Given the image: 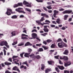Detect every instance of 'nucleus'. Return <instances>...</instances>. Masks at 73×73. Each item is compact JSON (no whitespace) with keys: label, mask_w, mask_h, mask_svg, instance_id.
Instances as JSON below:
<instances>
[{"label":"nucleus","mask_w":73,"mask_h":73,"mask_svg":"<svg viewBox=\"0 0 73 73\" xmlns=\"http://www.w3.org/2000/svg\"><path fill=\"white\" fill-rule=\"evenodd\" d=\"M58 45L60 48H62L64 47V43L63 42H59L58 44Z\"/></svg>","instance_id":"1"},{"label":"nucleus","mask_w":73,"mask_h":73,"mask_svg":"<svg viewBox=\"0 0 73 73\" xmlns=\"http://www.w3.org/2000/svg\"><path fill=\"white\" fill-rule=\"evenodd\" d=\"M62 13L63 14H65L66 13H71L72 14H73V12H72V10H66L62 12Z\"/></svg>","instance_id":"2"},{"label":"nucleus","mask_w":73,"mask_h":73,"mask_svg":"<svg viewBox=\"0 0 73 73\" xmlns=\"http://www.w3.org/2000/svg\"><path fill=\"white\" fill-rule=\"evenodd\" d=\"M10 12H12V10L9 9H8L6 12V14L7 15L9 16V15H11V13Z\"/></svg>","instance_id":"3"},{"label":"nucleus","mask_w":73,"mask_h":73,"mask_svg":"<svg viewBox=\"0 0 73 73\" xmlns=\"http://www.w3.org/2000/svg\"><path fill=\"white\" fill-rule=\"evenodd\" d=\"M7 41H3L1 42L0 43V46H4V45H5V44H6V43H7Z\"/></svg>","instance_id":"4"},{"label":"nucleus","mask_w":73,"mask_h":73,"mask_svg":"<svg viewBox=\"0 0 73 73\" xmlns=\"http://www.w3.org/2000/svg\"><path fill=\"white\" fill-rule=\"evenodd\" d=\"M13 70H17V71H18L19 73H20V71L19 70V68H18L16 66H15L13 68Z\"/></svg>","instance_id":"5"},{"label":"nucleus","mask_w":73,"mask_h":73,"mask_svg":"<svg viewBox=\"0 0 73 73\" xmlns=\"http://www.w3.org/2000/svg\"><path fill=\"white\" fill-rule=\"evenodd\" d=\"M37 34L35 33H33L32 34V37H33L34 39L35 38H36V37L37 36Z\"/></svg>","instance_id":"6"},{"label":"nucleus","mask_w":73,"mask_h":73,"mask_svg":"<svg viewBox=\"0 0 73 73\" xmlns=\"http://www.w3.org/2000/svg\"><path fill=\"white\" fill-rule=\"evenodd\" d=\"M44 28L43 29L44 32H48V31H49V30L48 28H47V27H46V26H44Z\"/></svg>","instance_id":"7"},{"label":"nucleus","mask_w":73,"mask_h":73,"mask_svg":"<svg viewBox=\"0 0 73 73\" xmlns=\"http://www.w3.org/2000/svg\"><path fill=\"white\" fill-rule=\"evenodd\" d=\"M54 17H56V15H57V13H58V11L55 10L54 11Z\"/></svg>","instance_id":"8"},{"label":"nucleus","mask_w":73,"mask_h":73,"mask_svg":"<svg viewBox=\"0 0 73 73\" xmlns=\"http://www.w3.org/2000/svg\"><path fill=\"white\" fill-rule=\"evenodd\" d=\"M58 67L60 70H64V69H65V68H64L63 66H58Z\"/></svg>","instance_id":"9"},{"label":"nucleus","mask_w":73,"mask_h":73,"mask_svg":"<svg viewBox=\"0 0 73 73\" xmlns=\"http://www.w3.org/2000/svg\"><path fill=\"white\" fill-rule=\"evenodd\" d=\"M28 45H30V46H32V44H31L29 42H27L25 44V46H28Z\"/></svg>","instance_id":"10"},{"label":"nucleus","mask_w":73,"mask_h":73,"mask_svg":"<svg viewBox=\"0 0 73 73\" xmlns=\"http://www.w3.org/2000/svg\"><path fill=\"white\" fill-rule=\"evenodd\" d=\"M60 21H61V20L59 19H57L56 21V23H57L58 24H60L61 23L60 22Z\"/></svg>","instance_id":"11"},{"label":"nucleus","mask_w":73,"mask_h":73,"mask_svg":"<svg viewBox=\"0 0 73 73\" xmlns=\"http://www.w3.org/2000/svg\"><path fill=\"white\" fill-rule=\"evenodd\" d=\"M68 54V50H65L64 52H63V54H66L67 55Z\"/></svg>","instance_id":"12"},{"label":"nucleus","mask_w":73,"mask_h":73,"mask_svg":"<svg viewBox=\"0 0 73 73\" xmlns=\"http://www.w3.org/2000/svg\"><path fill=\"white\" fill-rule=\"evenodd\" d=\"M17 57H18V56H13V61H15V60H17V59H15V58H17Z\"/></svg>","instance_id":"13"},{"label":"nucleus","mask_w":73,"mask_h":73,"mask_svg":"<svg viewBox=\"0 0 73 73\" xmlns=\"http://www.w3.org/2000/svg\"><path fill=\"white\" fill-rule=\"evenodd\" d=\"M29 54H30V53H26L24 55V56L26 57H29L28 56Z\"/></svg>","instance_id":"14"},{"label":"nucleus","mask_w":73,"mask_h":73,"mask_svg":"<svg viewBox=\"0 0 73 73\" xmlns=\"http://www.w3.org/2000/svg\"><path fill=\"white\" fill-rule=\"evenodd\" d=\"M11 17L12 19H17V16L15 15L12 16Z\"/></svg>","instance_id":"15"},{"label":"nucleus","mask_w":73,"mask_h":73,"mask_svg":"<svg viewBox=\"0 0 73 73\" xmlns=\"http://www.w3.org/2000/svg\"><path fill=\"white\" fill-rule=\"evenodd\" d=\"M41 66V69L42 70H43L45 68V65L44 64H42Z\"/></svg>","instance_id":"16"},{"label":"nucleus","mask_w":73,"mask_h":73,"mask_svg":"<svg viewBox=\"0 0 73 73\" xmlns=\"http://www.w3.org/2000/svg\"><path fill=\"white\" fill-rule=\"evenodd\" d=\"M44 50L42 48H39V49L38 50V52H43Z\"/></svg>","instance_id":"17"},{"label":"nucleus","mask_w":73,"mask_h":73,"mask_svg":"<svg viewBox=\"0 0 73 73\" xmlns=\"http://www.w3.org/2000/svg\"><path fill=\"white\" fill-rule=\"evenodd\" d=\"M44 20H45V19H44V17H42L41 19L40 20V23H41V21H43Z\"/></svg>","instance_id":"18"},{"label":"nucleus","mask_w":73,"mask_h":73,"mask_svg":"<svg viewBox=\"0 0 73 73\" xmlns=\"http://www.w3.org/2000/svg\"><path fill=\"white\" fill-rule=\"evenodd\" d=\"M29 56H30L31 58H35V54H32L30 55H29Z\"/></svg>","instance_id":"19"},{"label":"nucleus","mask_w":73,"mask_h":73,"mask_svg":"<svg viewBox=\"0 0 73 73\" xmlns=\"http://www.w3.org/2000/svg\"><path fill=\"white\" fill-rule=\"evenodd\" d=\"M35 58H36L37 59H40V58H41V56H40V55H38L35 56Z\"/></svg>","instance_id":"20"},{"label":"nucleus","mask_w":73,"mask_h":73,"mask_svg":"<svg viewBox=\"0 0 73 73\" xmlns=\"http://www.w3.org/2000/svg\"><path fill=\"white\" fill-rule=\"evenodd\" d=\"M51 6L52 5H49L48 6H47L46 7V8H48V9H52V7H51Z\"/></svg>","instance_id":"21"},{"label":"nucleus","mask_w":73,"mask_h":73,"mask_svg":"<svg viewBox=\"0 0 73 73\" xmlns=\"http://www.w3.org/2000/svg\"><path fill=\"white\" fill-rule=\"evenodd\" d=\"M5 65H11V63L6 62L5 63Z\"/></svg>","instance_id":"22"},{"label":"nucleus","mask_w":73,"mask_h":73,"mask_svg":"<svg viewBox=\"0 0 73 73\" xmlns=\"http://www.w3.org/2000/svg\"><path fill=\"white\" fill-rule=\"evenodd\" d=\"M68 17V15H65L64 16V20H66V19H67V18Z\"/></svg>","instance_id":"23"},{"label":"nucleus","mask_w":73,"mask_h":73,"mask_svg":"<svg viewBox=\"0 0 73 73\" xmlns=\"http://www.w3.org/2000/svg\"><path fill=\"white\" fill-rule=\"evenodd\" d=\"M63 59L64 60H68V58L67 56H64L63 57Z\"/></svg>","instance_id":"24"},{"label":"nucleus","mask_w":73,"mask_h":73,"mask_svg":"<svg viewBox=\"0 0 73 73\" xmlns=\"http://www.w3.org/2000/svg\"><path fill=\"white\" fill-rule=\"evenodd\" d=\"M19 6V5L17 4H15L13 5V7L14 8H16V7H18Z\"/></svg>","instance_id":"25"},{"label":"nucleus","mask_w":73,"mask_h":73,"mask_svg":"<svg viewBox=\"0 0 73 73\" xmlns=\"http://www.w3.org/2000/svg\"><path fill=\"white\" fill-rule=\"evenodd\" d=\"M18 12L19 13H23L24 14H25L26 13L25 12H24V11H19Z\"/></svg>","instance_id":"26"},{"label":"nucleus","mask_w":73,"mask_h":73,"mask_svg":"<svg viewBox=\"0 0 73 73\" xmlns=\"http://www.w3.org/2000/svg\"><path fill=\"white\" fill-rule=\"evenodd\" d=\"M48 69H47L45 70V73H48L49 72H50L51 70H48Z\"/></svg>","instance_id":"27"},{"label":"nucleus","mask_w":73,"mask_h":73,"mask_svg":"<svg viewBox=\"0 0 73 73\" xmlns=\"http://www.w3.org/2000/svg\"><path fill=\"white\" fill-rule=\"evenodd\" d=\"M23 4L24 5H27V4H28L29 3L28 2H27V1H24L23 2Z\"/></svg>","instance_id":"28"},{"label":"nucleus","mask_w":73,"mask_h":73,"mask_svg":"<svg viewBox=\"0 0 73 73\" xmlns=\"http://www.w3.org/2000/svg\"><path fill=\"white\" fill-rule=\"evenodd\" d=\"M11 34L13 36H15L16 35V33L15 31H13L11 33Z\"/></svg>","instance_id":"29"},{"label":"nucleus","mask_w":73,"mask_h":73,"mask_svg":"<svg viewBox=\"0 0 73 73\" xmlns=\"http://www.w3.org/2000/svg\"><path fill=\"white\" fill-rule=\"evenodd\" d=\"M56 41L57 42H61V41H62V39L59 38L56 40Z\"/></svg>","instance_id":"30"},{"label":"nucleus","mask_w":73,"mask_h":73,"mask_svg":"<svg viewBox=\"0 0 73 73\" xmlns=\"http://www.w3.org/2000/svg\"><path fill=\"white\" fill-rule=\"evenodd\" d=\"M42 48H44V50H46V49H48V47H46V46H42Z\"/></svg>","instance_id":"31"},{"label":"nucleus","mask_w":73,"mask_h":73,"mask_svg":"<svg viewBox=\"0 0 73 73\" xmlns=\"http://www.w3.org/2000/svg\"><path fill=\"white\" fill-rule=\"evenodd\" d=\"M37 2L42 3L43 1L41 0H35Z\"/></svg>","instance_id":"32"},{"label":"nucleus","mask_w":73,"mask_h":73,"mask_svg":"<svg viewBox=\"0 0 73 73\" xmlns=\"http://www.w3.org/2000/svg\"><path fill=\"white\" fill-rule=\"evenodd\" d=\"M23 32L25 33L26 34H27V31L25 30V28H23Z\"/></svg>","instance_id":"33"},{"label":"nucleus","mask_w":73,"mask_h":73,"mask_svg":"<svg viewBox=\"0 0 73 73\" xmlns=\"http://www.w3.org/2000/svg\"><path fill=\"white\" fill-rule=\"evenodd\" d=\"M25 10L27 11H28V12H31V9H28L27 8H25Z\"/></svg>","instance_id":"34"},{"label":"nucleus","mask_w":73,"mask_h":73,"mask_svg":"<svg viewBox=\"0 0 73 73\" xmlns=\"http://www.w3.org/2000/svg\"><path fill=\"white\" fill-rule=\"evenodd\" d=\"M46 41L47 42H50L52 41V40L50 39H48Z\"/></svg>","instance_id":"35"},{"label":"nucleus","mask_w":73,"mask_h":73,"mask_svg":"<svg viewBox=\"0 0 73 73\" xmlns=\"http://www.w3.org/2000/svg\"><path fill=\"white\" fill-rule=\"evenodd\" d=\"M24 45V43H21V44H18V46H23Z\"/></svg>","instance_id":"36"},{"label":"nucleus","mask_w":73,"mask_h":73,"mask_svg":"<svg viewBox=\"0 0 73 73\" xmlns=\"http://www.w3.org/2000/svg\"><path fill=\"white\" fill-rule=\"evenodd\" d=\"M48 62L49 64L50 65L52 64V63H53V62H52V61H50L49 62V61H48Z\"/></svg>","instance_id":"37"},{"label":"nucleus","mask_w":73,"mask_h":73,"mask_svg":"<svg viewBox=\"0 0 73 73\" xmlns=\"http://www.w3.org/2000/svg\"><path fill=\"white\" fill-rule=\"evenodd\" d=\"M17 44V41H16V42H14L12 43V45H16V44Z\"/></svg>","instance_id":"38"},{"label":"nucleus","mask_w":73,"mask_h":73,"mask_svg":"<svg viewBox=\"0 0 73 73\" xmlns=\"http://www.w3.org/2000/svg\"><path fill=\"white\" fill-rule=\"evenodd\" d=\"M55 47V45L54 44H52L51 46V48H54Z\"/></svg>","instance_id":"39"},{"label":"nucleus","mask_w":73,"mask_h":73,"mask_svg":"<svg viewBox=\"0 0 73 73\" xmlns=\"http://www.w3.org/2000/svg\"><path fill=\"white\" fill-rule=\"evenodd\" d=\"M64 73H69V71H68L67 70H64Z\"/></svg>","instance_id":"40"},{"label":"nucleus","mask_w":73,"mask_h":73,"mask_svg":"<svg viewBox=\"0 0 73 73\" xmlns=\"http://www.w3.org/2000/svg\"><path fill=\"white\" fill-rule=\"evenodd\" d=\"M5 45L7 46V48H9V45H8V43H7V42H6Z\"/></svg>","instance_id":"41"},{"label":"nucleus","mask_w":73,"mask_h":73,"mask_svg":"<svg viewBox=\"0 0 73 73\" xmlns=\"http://www.w3.org/2000/svg\"><path fill=\"white\" fill-rule=\"evenodd\" d=\"M64 66L65 67H67V66H69V65L68 64V63H64Z\"/></svg>","instance_id":"42"},{"label":"nucleus","mask_w":73,"mask_h":73,"mask_svg":"<svg viewBox=\"0 0 73 73\" xmlns=\"http://www.w3.org/2000/svg\"><path fill=\"white\" fill-rule=\"evenodd\" d=\"M18 4L19 6H22L23 5V4L21 3H18Z\"/></svg>","instance_id":"43"},{"label":"nucleus","mask_w":73,"mask_h":73,"mask_svg":"<svg viewBox=\"0 0 73 73\" xmlns=\"http://www.w3.org/2000/svg\"><path fill=\"white\" fill-rule=\"evenodd\" d=\"M28 51L29 52H31L32 51V50L31 48H28Z\"/></svg>","instance_id":"44"},{"label":"nucleus","mask_w":73,"mask_h":73,"mask_svg":"<svg viewBox=\"0 0 73 73\" xmlns=\"http://www.w3.org/2000/svg\"><path fill=\"white\" fill-rule=\"evenodd\" d=\"M21 38L22 39H28V38L26 37H24L23 36H22Z\"/></svg>","instance_id":"45"},{"label":"nucleus","mask_w":73,"mask_h":73,"mask_svg":"<svg viewBox=\"0 0 73 73\" xmlns=\"http://www.w3.org/2000/svg\"><path fill=\"white\" fill-rule=\"evenodd\" d=\"M55 69L56 71L57 72H60V70H58V68H57V67L55 68Z\"/></svg>","instance_id":"46"},{"label":"nucleus","mask_w":73,"mask_h":73,"mask_svg":"<svg viewBox=\"0 0 73 73\" xmlns=\"http://www.w3.org/2000/svg\"><path fill=\"white\" fill-rule=\"evenodd\" d=\"M41 45H42V44H36V46H41Z\"/></svg>","instance_id":"47"},{"label":"nucleus","mask_w":73,"mask_h":73,"mask_svg":"<svg viewBox=\"0 0 73 73\" xmlns=\"http://www.w3.org/2000/svg\"><path fill=\"white\" fill-rule=\"evenodd\" d=\"M43 9H44V11H46V12H47V11H48V10L45 7H43Z\"/></svg>","instance_id":"48"},{"label":"nucleus","mask_w":73,"mask_h":73,"mask_svg":"<svg viewBox=\"0 0 73 73\" xmlns=\"http://www.w3.org/2000/svg\"><path fill=\"white\" fill-rule=\"evenodd\" d=\"M47 35V33H44V34H41V35L43 36H45V35Z\"/></svg>","instance_id":"49"},{"label":"nucleus","mask_w":73,"mask_h":73,"mask_svg":"<svg viewBox=\"0 0 73 73\" xmlns=\"http://www.w3.org/2000/svg\"><path fill=\"white\" fill-rule=\"evenodd\" d=\"M26 7H31V5L30 4L27 5H26Z\"/></svg>","instance_id":"50"},{"label":"nucleus","mask_w":73,"mask_h":73,"mask_svg":"<svg viewBox=\"0 0 73 73\" xmlns=\"http://www.w3.org/2000/svg\"><path fill=\"white\" fill-rule=\"evenodd\" d=\"M59 62L60 64L62 65L63 64V63L61 62V61L60 60H59Z\"/></svg>","instance_id":"51"},{"label":"nucleus","mask_w":73,"mask_h":73,"mask_svg":"<svg viewBox=\"0 0 73 73\" xmlns=\"http://www.w3.org/2000/svg\"><path fill=\"white\" fill-rule=\"evenodd\" d=\"M61 29H62V30H65V29H66V28H65V27H63L61 28Z\"/></svg>","instance_id":"52"},{"label":"nucleus","mask_w":73,"mask_h":73,"mask_svg":"<svg viewBox=\"0 0 73 73\" xmlns=\"http://www.w3.org/2000/svg\"><path fill=\"white\" fill-rule=\"evenodd\" d=\"M19 17L20 18H23V17H24V16L23 15H20Z\"/></svg>","instance_id":"53"},{"label":"nucleus","mask_w":73,"mask_h":73,"mask_svg":"<svg viewBox=\"0 0 73 73\" xmlns=\"http://www.w3.org/2000/svg\"><path fill=\"white\" fill-rule=\"evenodd\" d=\"M46 15V14H44V13H42L41 14V16H45V15Z\"/></svg>","instance_id":"54"},{"label":"nucleus","mask_w":73,"mask_h":73,"mask_svg":"<svg viewBox=\"0 0 73 73\" xmlns=\"http://www.w3.org/2000/svg\"><path fill=\"white\" fill-rule=\"evenodd\" d=\"M36 22L37 23H38V25H40V22L39 21H36Z\"/></svg>","instance_id":"55"},{"label":"nucleus","mask_w":73,"mask_h":73,"mask_svg":"<svg viewBox=\"0 0 73 73\" xmlns=\"http://www.w3.org/2000/svg\"><path fill=\"white\" fill-rule=\"evenodd\" d=\"M37 32V30L36 29H34L32 31V32Z\"/></svg>","instance_id":"56"},{"label":"nucleus","mask_w":73,"mask_h":73,"mask_svg":"<svg viewBox=\"0 0 73 73\" xmlns=\"http://www.w3.org/2000/svg\"><path fill=\"white\" fill-rule=\"evenodd\" d=\"M58 57H59V55H58L55 56L54 58L56 59H58Z\"/></svg>","instance_id":"57"},{"label":"nucleus","mask_w":73,"mask_h":73,"mask_svg":"<svg viewBox=\"0 0 73 73\" xmlns=\"http://www.w3.org/2000/svg\"><path fill=\"white\" fill-rule=\"evenodd\" d=\"M5 73H12L11 72H9L8 70H7L5 72Z\"/></svg>","instance_id":"58"},{"label":"nucleus","mask_w":73,"mask_h":73,"mask_svg":"<svg viewBox=\"0 0 73 73\" xmlns=\"http://www.w3.org/2000/svg\"><path fill=\"white\" fill-rule=\"evenodd\" d=\"M45 22H46V23H50V21H49L48 20H46L45 21Z\"/></svg>","instance_id":"59"},{"label":"nucleus","mask_w":73,"mask_h":73,"mask_svg":"<svg viewBox=\"0 0 73 73\" xmlns=\"http://www.w3.org/2000/svg\"><path fill=\"white\" fill-rule=\"evenodd\" d=\"M64 10H65V9H59V11H64Z\"/></svg>","instance_id":"60"},{"label":"nucleus","mask_w":73,"mask_h":73,"mask_svg":"<svg viewBox=\"0 0 73 73\" xmlns=\"http://www.w3.org/2000/svg\"><path fill=\"white\" fill-rule=\"evenodd\" d=\"M45 17L46 18H49V17L48 16V15H45Z\"/></svg>","instance_id":"61"},{"label":"nucleus","mask_w":73,"mask_h":73,"mask_svg":"<svg viewBox=\"0 0 73 73\" xmlns=\"http://www.w3.org/2000/svg\"><path fill=\"white\" fill-rule=\"evenodd\" d=\"M67 63L68 65H69H69H71V62H68Z\"/></svg>","instance_id":"62"},{"label":"nucleus","mask_w":73,"mask_h":73,"mask_svg":"<svg viewBox=\"0 0 73 73\" xmlns=\"http://www.w3.org/2000/svg\"><path fill=\"white\" fill-rule=\"evenodd\" d=\"M63 40L64 41V42H67V40H66V38H64Z\"/></svg>","instance_id":"63"},{"label":"nucleus","mask_w":73,"mask_h":73,"mask_svg":"<svg viewBox=\"0 0 73 73\" xmlns=\"http://www.w3.org/2000/svg\"><path fill=\"white\" fill-rule=\"evenodd\" d=\"M43 42L44 44H45V45H46V44H47V43H46V42L45 41H44Z\"/></svg>","instance_id":"64"}]
</instances>
